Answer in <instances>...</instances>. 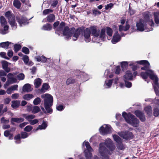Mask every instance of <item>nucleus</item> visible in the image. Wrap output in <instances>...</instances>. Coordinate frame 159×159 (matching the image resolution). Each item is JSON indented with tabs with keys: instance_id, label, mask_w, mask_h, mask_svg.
<instances>
[{
	"instance_id": "f257e3e1",
	"label": "nucleus",
	"mask_w": 159,
	"mask_h": 159,
	"mask_svg": "<svg viewBox=\"0 0 159 159\" xmlns=\"http://www.w3.org/2000/svg\"><path fill=\"white\" fill-rule=\"evenodd\" d=\"M136 62L140 64L144 65V66L141 68V69L147 71L145 72H142L141 73V76L144 79H147L148 77L153 80L154 84L153 85L155 92L157 95L159 94L158 89L159 84L158 83V78L157 75L152 70H149L150 65L149 62L146 60H142L137 61Z\"/></svg>"
},
{
	"instance_id": "f03ea898",
	"label": "nucleus",
	"mask_w": 159,
	"mask_h": 159,
	"mask_svg": "<svg viewBox=\"0 0 159 159\" xmlns=\"http://www.w3.org/2000/svg\"><path fill=\"white\" fill-rule=\"evenodd\" d=\"M62 30L63 34L66 36L67 39H69L72 37L74 41L77 40L79 35L81 34L82 31V30L80 28H78L76 30L74 28L69 29L68 27H65V23L63 22L60 23L58 27L56 30V33L59 35L57 32L61 31Z\"/></svg>"
},
{
	"instance_id": "7ed1b4c3",
	"label": "nucleus",
	"mask_w": 159,
	"mask_h": 159,
	"mask_svg": "<svg viewBox=\"0 0 159 159\" xmlns=\"http://www.w3.org/2000/svg\"><path fill=\"white\" fill-rule=\"evenodd\" d=\"M106 147L108 148L111 151H114L116 147L112 143L111 140L109 139H107L105 143L100 144L99 152L102 157V159H110L108 155H111V153Z\"/></svg>"
},
{
	"instance_id": "20e7f679",
	"label": "nucleus",
	"mask_w": 159,
	"mask_h": 159,
	"mask_svg": "<svg viewBox=\"0 0 159 159\" xmlns=\"http://www.w3.org/2000/svg\"><path fill=\"white\" fill-rule=\"evenodd\" d=\"M41 98H44V106L46 112L43 107H41L42 110L44 113H52V110L51 107L53 104V97L50 94L47 93L42 95Z\"/></svg>"
},
{
	"instance_id": "39448f33",
	"label": "nucleus",
	"mask_w": 159,
	"mask_h": 159,
	"mask_svg": "<svg viewBox=\"0 0 159 159\" xmlns=\"http://www.w3.org/2000/svg\"><path fill=\"white\" fill-rule=\"evenodd\" d=\"M122 116L127 123L134 127H137L139 126V121L134 116L131 114H127L125 112H123Z\"/></svg>"
},
{
	"instance_id": "423d86ee",
	"label": "nucleus",
	"mask_w": 159,
	"mask_h": 159,
	"mask_svg": "<svg viewBox=\"0 0 159 159\" xmlns=\"http://www.w3.org/2000/svg\"><path fill=\"white\" fill-rule=\"evenodd\" d=\"M5 15L6 17L8 19V22L11 25L12 29L15 30L16 29L17 25L15 21L14 15L10 11L6 12Z\"/></svg>"
},
{
	"instance_id": "0eeeda50",
	"label": "nucleus",
	"mask_w": 159,
	"mask_h": 159,
	"mask_svg": "<svg viewBox=\"0 0 159 159\" xmlns=\"http://www.w3.org/2000/svg\"><path fill=\"white\" fill-rule=\"evenodd\" d=\"M84 143L85 144L87 149L84 151L86 159H91L92 154L91 152H93V150L90 146L89 143L88 142H84L83 144V146H84Z\"/></svg>"
},
{
	"instance_id": "6e6552de",
	"label": "nucleus",
	"mask_w": 159,
	"mask_h": 159,
	"mask_svg": "<svg viewBox=\"0 0 159 159\" xmlns=\"http://www.w3.org/2000/svg\"><path fill=\"white\" fill-rule=\"evenodd\" d=\"M111 128L110 125H104L102 126L99 129L100 133L102 135H105L111 132Z\"/></svg>"
},
{
	"instance_id": "1a4fd4ad",
	"label": "nucleus",
	"mask_w": 159,
	"mask_h": 159,
	"mask_svg": "<svg viewBox=\"0 0 159 159\" xmlns=\"http://www.w3.org/2000/svg\"><path fill=\"white\" fill-rule=\"evenodd\" d=\"M118 134L121 137L125 139H129L133 137L132 133L129 131H123L118 133Z\"/></svg>"
},
{
	"instance_id": "9d476101",
	"label": "nucleus",
	"mask_w": 159,
	"mask_h": 159,
	"mask_svg": "<svg viewBox=\"0 0 159 159\" xmlns=\"http://www.w3.org/2000/svg\"><path fill=\"white\" fill-rule=\"evenodd\" d=\"M90 29L87 28L84 32V36L86 42H89L90 41L91 38L90 37Z\"/></svg>"
},
{
	"instance_id": "9b49d317",
	"label": "nucleus",
	"mask_w": 159,
	"mask_h": 159,
	"mask_svg": "<svg viewBox=\"0 0 159 159\" xmlns=\"http://www.w3.org/2000/svg\"><path fill=\"white\" fill-rule=\"evenodd\" d=\"M144 21L143 20L140 19L136 24L137 30L141 31H143L144 30Z\"/></svg>"
},
{
	"instance_id": "f8f14e48",
	"label": "nucleus",
	"mask_w": 159,
	"mask_h": 159,
	"mask_svg": "<svg viewBox=\"0 0 159 159\" xmlns=\"http://www.w3.org/2000/svg\"><path fill=\"white\" fill-rule=\"evenodd\" d=\"M16 19L21 26L23 25H25L27 23V20L24 17H16Z\"/></svg>"
},
{
	"instance_id": "ddd939ff",
	"label": "nucleus",
	"mask_w": 159,
	"mask_h": 159,
	"mask_svg": "<svg viewBox=\"0 0 159 159\" xmlns=\"http://www.w3.org/2000/svg\"><path fill=\"white\" fill-rule=\"evenodd\" d=\"M9 28L8 25L1 26V27L0 28V34L4 35L8 33L9 32Z\"/></svg>"
},
{
	"instance_id": "4468645a",
	"label": "nucleus",
	"mask_w": 159,
	"mask_h": 159,
	"mask_svg": "<svg viewBox=\"0 0 159 159\" xmlns=\"http://www.w3.org/2000/svg\"><path fill=\"white\" fill-rule=\"evenodd\" d=\"M120 39V37L119 35L118 32H116L114 34L111 42L113 44H115L119 41Z\"/></svg>"
},
{
	"instance_id": "2eb2a0df",
	"label": "nucleus",
	"mask_w": 159,
	"mask_h": 159,
	"mask_svg": "<svg viewBox=\"0 0 159 159\" xmlns=\"http://www.w3.org/2000/svg\"><path fill=\"white\" fill-rule=\"evenodd\" d=\"M90 32H91L92 34L95 37H98L99 36V31H98L96 27L92 26L90 28Z\"/></svg>"
},
{
	"instance_id": "dca6fc26",
	"label": "nucleus",
	"mask_w": 159,
	"mask_h": 159,
	"mask_svg": "<svg viewBox=\"0 0 159 159\" xmlns=\"http://www.w3.org/2000/svg\"><path fill=\"white\" fill-rule=\"evenodd\" d=\"M2 64L3 69L7 72H9L10 70L9 68L8 67L9 63L6 61H2Z\"/></svg>"
},
{
	"instance_id": "f3484780",
	"label": "nucleus",
	"mask_w": 159,
	"mask_h": 159,
	"mask_svg": "<svg viewBox=\"0 0 159 159\" xmlns=\"http://www.w3.org/2000/svg\"><path fill=\"white\" fill-rule=\"evenodd\" d=\"M32 89L31 85L30 84H26L23 86L22 91L24 92H28L31 91Z\"/></svg>"
},
{
	"instance_id": "a211bd4d",
	"label": "nucleus",
	"mask_w": 159,
	"mask_h": 159,
	"mask_svg": "<svg viewBox=\"0 0 159 159\" xmlns=\"http://www.w3.org/2000/svg\"><path fill=\"white\" fill-rule=\"evenodd\" d=\"M47 126V124L46 122L43 121V123L41 125L38 126L36 129L33 130L34 132H36L39 129H44Z\"/></svg>"
},
{
	"instance_id": "6ab92c4d",
	"label": "nucleus",
	"mask_w": 159,
	"mask_h": 159,
	"mask_svg": "<svg viewBox=\"0 0 159 159\" xmlns=\"http://www.w3.org/2000/svg\"><path fill=\"white\" fill-rule=\"evenodd\" d=\"M28 107L30 108V109H29V111H31L34 114L38 113L40 111L39 107L38 106H35L33 107Z\"/></svg>"
},
{
	"instance_id": "aec40b11",
	"label": "nucleus",
	"mask_w": 159,
	"mask_h": 159,
	"mask_svg": "<svg viewBox=\"0 0 159 159\" xmlns=\"http://www.w3.org/2000/svg\"><path fill=\"white\" fill-rule=\"evenodd\" d=\"M129 25L126 22L125 26H123L122 25H120L119 26V30L120 31H127L129 29Z\"/></svg>"
},
{
	"instance_id": "412c9836",
	"label": "nucleus",
	"mask_w": 159,
	"mask_h": 159,
	"mask_svg": "<svg viewBox=\"0 0 159 159\" xmlns=\"http://www.w3.org/2000/svg\"><path fill=\"white\" fill-rule=\"evenodd\" d=\"M133 75L131 72L129 71H127L125 75H124V80H131L132 79Z\"/></svg>"
},
{
	"instance_id": "4be33fe9",
	"label": "nucleus",
	"mask_w": 159,
	"mask_h": 159,
	"mask_svg": "<svg viewBox=\"0 0 159 159\" xmlns=\"http://www.w3.org/2000/svg\"><path fill=\"white\" fill-rule=\"evenodd\" d=\"M49 88L48 84L46 83H44L42 86L41 89L40 90L41 93H43L46 92Z\"/></svg>"
},
{
	"instance_id": "5701e85b",
	"label": "nucleus",
	"mask_w": 159,
	"mask_h": 159,
	"mask_svg": "<svg viewBox=\"0 0 159 159\" xmlns=\"http://www.w3.org/2000/svg\"><path fill=\"white\" fill-rule=\"evenodd\" d=\"M42 82V80L40 78H38L34 80V84L35 87L37 88L40 87Z\"/></svg>"
},
{
	"instance_id": "b1692460",
	"label": "nucleus",
	"mask_w": 159,
	"mask_h": 159,
	"mask_svg": "<svg viewBox=\"0 0 159 159\" xmlns=\"http://www.w3.org/2000/svg\"><path fill=\"white\" fill-rule=\"evenodd\" d=\"M23 116L29 122L35 117V116L33 114L27 115L24 114H23Z\"/></svg>"
},
{
	"instance_id": "393cba45",
	"label": "nucleus",
	"mask_w": 159,
	"mask_h": 159,
	"mask_svg": "<svg viewBox=\"0 0 159 159\" xmlns=\"http://www.w3.org/2000/svg\"><path fill=\"white\" fill-rule=\"evenodd\" d=\"M145 19L146 22H148L150 26H153L154 23L152 19H150L148 15H146L145 16Z\"/></svg>"
},
{
	"instance_id": "a878e982",
	"label": "nucleus",
	"mask_w": 159,
	"mask_h": 159,
	"mask_svg": "<svg viewBox=\"0 0 159 159\" xmlns=\"http://www.w3.org/2000/svg\"><path fill=\"white\" fill-rule=\"evenodd\" d=\"M35 59L37 61L39 62L41 61L42 62H45L47 61V58L44 56H37L35 57Z\"/></svg>"
},
{
	"instance_id": "bb28decb",
	"label": "nucleus",
	"mask_w": 159,
	"mask_h": 159,
	"mask_svg": "<svg viewBox=\"0 0 159 159\" xmlns=\"http://www.w3.org/2000/svg\"><path fill=\"white\" fill-rule=\"evenodd\" d=\"M13 5L17 9H20V7L21 3L19 0H14L13 2Z\"/></svg>"
},
{
	"instance_id": "cd10ccee",
	"label": "nucleus",
	"mask_w": 159,
	"mask_h": 159,
	"mask_svg": "<svg viewBox=\"0 0 159 159\" xmlns=\"http://www.w3.org/2000/svg\"><path fill=\"white\" fill-rule=\"evenodd\" d=\"M23 118H12L11 119V122H14L18 123L22 122L24 121Z\"/></svg>"
},
{
	"instance_id": "c85d7f7f",
	"label": "nucleus",
	"mask_w": 159,
	"mask_h": 159,
	"mask_svg": "<svg viewBox=\"0 0 159 159\" xmlns=\"http://www.w3.org/2000/svg\"><path fill=\"white\" fill-rule=\"evenodd\" d=\"M11 102V107L14 108H16L19 107L20 102L19 101H13Z\"/></svg>"
},
{
	"instance_id": "c756f323",
	"label": "nucleus",
	"mask_w": 159,
	"mask_h": 159,
	"mask_svg": "<svg viewBox=\"0 0 159 159\" xmlns=\"http://www.w3.org/2000/svg\"><path fill=\"white\" fill-rule=\"evenodd\" d=\"M11 44V42L7 41L1 43H0V46L1 47L3 48L7 49L9 45Z\"/></svg>"
},
{
	"instance_id": "7c9ffc66",
	"label": "nucleus",
	"mask_w": 159,
	"mask_h": 159,
	"mask_svg": "<svg viewBox=\"0 0 159 159\" xmlns=\"http://www.w3.org/2000/svg\"><path fill=\"white\" fill-rule=\"evenodd\" d=\"M34 97V95L32 94H27L23 96V98L27 100H29L30 99L33 98Z\"/></svg>"
},
{
	"instance_id": "2f4dec72",
	"label": "nucleus",
	"mask_w": 159,
	"mask_h": 159,
	"mask_svg": "<svg viewBox=\"0 0 159 159\" xmlns=\"http://www.w3.org/2000/svg\"><path fill=\"white\" fill-rule=\"evenodd\" d=\"M0 23L1 26H4L5 25H7V22L6 19L3 16H1L0 17Z\"/></svg>"
},
{
	"instance_id": "473e14b6",
	"label": "nucleus",
	"mask_w": 159,
	"mask_h": 159,
	"mask_svg": "<svg viewBox=\"0 0 159 159\" xmlns=\"http://www.w3.org/2000/svg\"><path fill=\"white\" fill-rule=\"evenodd\" d=\"M55 20V16L53 14L49 15L47 17V20L49 22H52Z\"/></svg>"
},
{
	"instance_id": "72a5a7b5",
	"label": "nucleus",
	"mask_w": 159,
	"mask_h": 159,
	"mask_svg": "<svg viewBox=\"0 0 159 159\" xmlns=\"http://www.w3.org/2000/svg\"><path fill=\"white\" fill-rule=\"evenodd\" d=\"M145 110L147 114L149 115H150L152 114V109L150 106H148L145 108Z\"/></svg>"
},
{
	"instance_id": "f704fd0d",
	"label": "nucleus",
	"mask_w": 159,
	"mask_h": 159,
	"mask_svg": "<svg viewBox=\"0 0 159 159\" xmlns=\"http://www.w3.org/2000/svg\"><path fill=\"white\" fill-rule=\"evenodd\" d=\"M52 28V26L50 24H48L44 25L42 27L43 30H50Z\"/></svg>"
},
{
	"instance_id": "c9c22d12",
	"label": "nucleus",
	"mask_w": 159,
	"mask_h": 159,
	"mask_svg": "<svg viewBox=\"0 0 159 159\" xmlns=\"http://www.w3.org/2000/svg\"><path fill=\"white\" fill-rule=\"evenodd\" d=\"M112 83V80H109L105 81L104 86L106 88H109L111 87Z\"/></svg>"
},
{
	"instance_id": "e433bc0d",
	"label": "nucleus",
	"mask_w": 159,
	"mask_h": 159,
	"mask_svg": "<svg viewBox=\"0 0 159 159\" xmlns=\"http://www.w3.org/2000/svg\"><path fill=\"white\" fill-rule=\"evenodd\" d=\"M105 30L104 29L101 30L100 34H99V37L102 39H103L105 37Z\"/></svg>"
},
{
	"instance_id": "4c0bfd02",
	"label": "nucleus",
	"mask_w": 159,
	"mask_h": 159,
	"mask_svg": "<svg viewBox=\"0 0 159 159\" xmlns=\"http://www.w3.org/2000/svg\"><path fill=\"white\" fill-rule=\"evenodd\" d=\"M114 139L117 143H121V140L120 138L116 135H113Z\"/></svg>"
},
{
	"instance_id": "58836bf2",
	"label": "nucleus",
	"mask_w": 159,
	"mask_h": 159,
	"mask_svg": "<svg viewBox=\"0 0 159 159\" xmlns=\"http://www.w3.org/2000/svg\"><path fill=\"white\" fill-rule=\"evenodd\" d=\"M41 102V99L37 97L35 98L33 101V103L35 105H37L39 104Z\"/></svg>"
},
{
	"instance_id": "ea45409f",
	"label": "nucleus",
	"mask_w": 159,
	"mask_h": 159,
	"mask_svg": "<svg viewBox=\"0 0 159 159\" xmlns=\"http://www.w3.org/2000/svg\"><path fill=\"white\" fill-rule=\"evenodd\" d=\"M154 21L156 24H159V17L157 16V13L154 12Z\"/></svg>"
},
{
	"instance_id": "a19ab883",
	"label": "nucleus",
	"mask_w": 159,
	"mask_h": 159,
	"mask_svg": "<svg viewBox=\"0 0 159 159\" xmlns=\"http://www.w3.org/2000/svg\"><path fill=\"white\" fill-rule=\"evenodd\" d=\"M121 66L123 70L128 67V63L127 61L122 62L121 63Z\"/></svg>"
},
{
	"instance_id": "79ce46f5",
	"label": "nucleus",
	"mask_w": 159,
	"mask_h": 159,
	"mask_svg": "<svg viewBox=\"0 0 159 159\" xmlns=\"http://www.w3.org/2000/svg\"><path fill=\"white\" fill-rule=\"evenodd\" d=\"M107 33L109 36H111L112 35V30L110 28L107 27Z\"/></svg>"
},
{
	"instance_id": "37998d69",
	"label": "nucleus",
	"mask_w": 159,
	"mask_h": 159,
	"mask_svg": "<svg viewBox=\"0 0 159 159\" xmlns=\"http://www.w3.org/2000/svg\"><path fill=\"white\" fill-rule=\"evenodd\" d=\"M23 60L26 65H27L29 61V57L28 56L25 55L23 57Z\"/></svg>"
},
{
	"instance_id": "c03bdc74",
	"label": "nucleus",
	"mask_w": 159,
	"mask_h": 159,
	"mask_svg": "<svg viewBox=\"0 0 159 159\" xmlns=\"http://www.w3.org/2000/svg\"><path fill=\"white\" fill-rule=\"evenodd\" d=\"M75 82V80L72 79L71 78H70L67 79L66 83L67 85H69L71 84L74 83Z\"/></svg>"
},
{
	"instance_id": "a18cd8bd",
	"label": "nucleus",
	"mask_w": 159,
	"mask_h": 159,
	"mask_svg": "<svg viewBox=\"0 0 159 159\" xmlns=\"http://www.w3.org/2000/svg\"><path fill=\"white\" fill-rule=\"evenodd\" d=\"M110 71L109 70H106L105 72V75H106L107 77L108 76L110 78H111L113 77V75L112 74H109Z\"/></svg>"
},
{
	"instance_id": "49530a36",
	"label": "nucleus",
	"mask_w": 159,
	"mask_h": 159,
	"mask_svg": "<svg viewBox=\"0 0 159 159\" xmlns=\"http://www.w3.org/2000/svg\"><path fill=\"white\" fill-rule=\"evenodd\" d=\"M53 10L50 9H47L44 10L43 11V14L44 15H46L52 12Z\"/></svg>"
},
{
	"instance_id": "de8ad7c7",
	"label": "nucleus",
	"mask_w": 159,
	"mask_h": 159,
	"mask_svg": "<svg viewBox=\"0 0 159 159\" xmlns=\"http://www.w3.org/2000/svg\"><path fill=\"white\" fill-rule=\"evenodd\" d=\"M22 51L23 52L26 54H28L29 53V49L25 47H24L22 48Z\"/></svg>"
},
{
	"instance_id": "09e8293b",
	"label": "nucleus",
	"mask_w": 159,
	"mask_h": 159,
	"mask_svg": "<svg viewBox=\"0 0 159 159\" xmlns=\"http://www.w3.org/2000/svg\"><path fill=\"white\" fill-rule=\"evenodd\" d=\"M117 147L118 149L121 150L124 149L125 148L124 146L121 143H118L117 145Z\"/></svg>"
},
{
	"instance_id": "8fccbe9b",
	"label": "nucleus",
	"mask_w": 159,
	"mask_h": 159,
	"mask_svg": "<svg viewBox=\"0 0 159 159\" xmlns=\"http://www.w3.org/2000/svg\"><path fill=\"white\" fill-rule=\"evenodd\" d=\"M154 115L155 116H157L159 115V110L157 108H155L154 109Z\"/></svg>"
},
{
	"instance_id": "3c124183",
	"label": "nucleus",
	"mask_w": 159,
	"mask_h": 159,
	"mask_svg": "<svg viewBox=\"0 0 159 159\" xmlns=\"http://www.w3.org/2000/svg\"><path fill=\"white\" fill-rule=\"evenodd\" d=\"M14 50L16 52L18 51L21 48V46L20 45L16 44L14 45Z\"/></svg>"
},
{
	"instance_id": "603ef678",
	"label": "nucleus",
	"mask_w": 159,
	"mask_h": 159,
	"mask_svg": "<svg viewBox=\"0 0 159 159\" xmlns=\"http://www.w3.org/2000/svg\"><path fill=\"white\" fill-rule=\"evenodd\" d=\"M33 129V127L31 125H28L25 127L24 129L25 131L27 132H29Z\"/></svg>"
},
{
	"instance_id": "864d4df0",
	"label": "nucleus",
	"mask_w": 159,
	"mask_h": 159,
	"mask_svg": "<svg viewBox=\"0 0 159 159\" xmlns=\"http://www.w3.org/2000/svg\"><path fill=\"white\" fill-rule=\"evenodd\" d=\"M20 134H18V135L16 136L14 138V139L16 140H17L16 141V143H20Z\"/></svg>"
},
{
	"instance_id": "5fc2aeb1",
	"label": "nucleus",
	"mask_w": 159,
	"mask_h": 159,
	"mask_svg": "<svg viewBox=\"0 0 159 159\" xmlns=\"http://www.w3.org/2000/svg\"><path fill=\"white\" fill-rule=\"evenodd\" d=\"M134 113L138 117H139L141 116L143 114L142 112L139 111H135Z\"/></svg>"
},
{
	"instance_id": "6e6d98bb",
	"label": "nucleus",
	"mask_w": 159,
	"mask_h": 159,
	"mask_svg": "<svg viewBox=\"0 0 159 159\" xmlns=\"http://www.w3.org/2000/svg\"><path fill=\"white\" fill-rule=\"evenodd\" d=\"M125 86L126 87L129 88L131 87L132 84L130 82L127 81L125 80Z\"/></svg>"
},
{
	"instance_id": "4d7b16f0",
	"label": "nucleus",
	"mask_w": 159,
	"mask_h": 159,
	"mask_svg": "<svg viewBox=\"0 0 159 159\" xmlns=\"http://www.w3.org/2000/svg\"><path fill=\"white\" fill-rule=\"evenodd\" d=\"M57 109L59 111H61L64 109V107L62 105H58L56 107Z\"/></svg>"
},
{
	"instance_id": "13d9d810",
	"label": "nucleus",
	"mask_w": 159,
	"mask_h": 159,
	"mask_svg": "<svg viewBox=\"0 0 159 159\" xmlns=\"http://www.w3.org/2000/svg\"><path fill=\"white\" fill-rule=\"evenodd\" d=\"M24 75L22 73L20 74L17 76V77L19 80H23L24 79Z\"/></svg>"
},
{
	"instance_id": "bf43d9fd",
	"label": "nucleus",
	"mask_w": 159,
	"mask_h": 159,
	"mask_svg": "<svg viewBox=\"0 0 159 159\" xmlns=\"http://www.w3.org/2000/svg\"><path fill=\"white\" fill-rule=\"evenodd\" d=\"M0 56L4 58H5L7 59H9V58L8 57H7L6 56V53L4 52H1L0 53Z\"/></svg>"
},
{
	"instance_id": "052dcab7",
	"label": "nucleus",
	"mask_w": 159,
	"mask_h": 159,
	"mask_svg": "<svg viewBox=\"0 0 159 159\" xmlns=\"http://www.w3.org/2000/svg\"><path fill=\"white\" fill-rule=\"evenodd\" d=\"M39 122V120L37 119H34L32 120L29 122L32 125H34L37 124Z\"/></svg>"
},
{
	"instance_id": "680f3d73",
	"label": "nucleus",
	"mask_w": 159,
	"mask_h": 159,
	"mask_svg": "<svg viewBox=\"0 0 159 159\" xmlns=\"http://www.w3.org/2000/svg\"><path fill=\"white\" fill-rule=\"evenodd\" d=\"M1 123H8L9 122V120H6L4 117H3L1 119Z\"/></svg>"
},
{
	"instance_id": "e2e57ef3",
	"label": "nucleus",
	"mask_w": 159,
	"mask_h": 159,
	"mask_svg": "<svg viewBox=\"0 0 159 159\" xmlns=\"http://www.w3.org/2000/svg\"><path fill=\"white\" fill-rule=\"evenodd\" d=\"M28 135L27 133L23 132L21 133V137L22 138H25L27 137Z\"/></svg>"
},
{
	"instance_id": "0e129e2a",
	"label": "nucleus",
	"mask_w": 159,
	"mask_h": 159,
	"mask_svg": "<svg viewBox=\"0 0 159 159\" xmlns=\"http://www.w3.org/2000/svg\"><path fill=\"white\" fill-rule=\"evenodd\" d=\"M113 6V4L111 3L107 4L105 6V9L106 10H108L109 8H111Z\"/></svg>"
},
{
	"instance_id": "69168bd1",
	"label": "nucleus",
	"mask_w": 159,
	"mask_h": 159,
	"mask_svg": "<svg viewBox=\"0 0 159 159\" xmlns=\"http://www.w3.org/2000/svg\"><path fill=\"white\" fill-rule=\"evenodd\" d=\"M19 95L18 93H16L12 95L11 98L13 99H16L19 97Z\"/></svg>"
},
{
	"instance_id": "338daca9",
	"label": "nucleus",
	"mask_w": 159,
	"mask_h": 159,
	"mask_svg": "<svg viewBox=\"0 0 159 159\" xmlns=\"http://www.w3.org/2000/svg\"><path fill=\"white\" fill-rule=\"evenodd\" d=\"M93 13L95 15H99L101 14L100 11L97 9H94L93 11Z\"/></svg>"
},
{
	"instance_id": "774afa93",
	"label": "nucleus",
	"mask_w": 159,
	"mask_h": 159,
	"mask_svg": "<svg viewBox=\"0 0 159 159\" xmlns=\"http://www.w3.org/2000/svg\"><path fill=\"white\" fill-rule=\"evenodd\" d=\"M11 101V99L9 98H7L4 100V103L6 104L9 103Z\"/></svg>"
}]
</instances>
